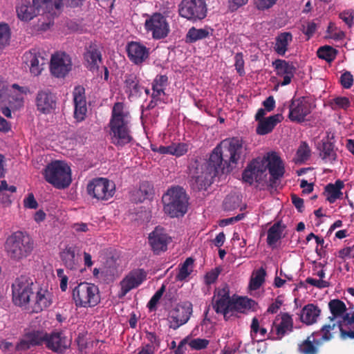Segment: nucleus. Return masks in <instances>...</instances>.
<instances>
[{
	"instance_id": "obj_31",
	"label": "nucleus",
	"mask_w": 354,
	"mask_h": 354,
	"mask_svg": "<svg viewBox=\"0 0 354 354\" xmlns=\"http://www.w3.org/2000/svg\"><path fill=\"white\" fill-rule=\"evenodd\" d=\"M319 332H314L308 336L306 339L298 344L297 351L300 354H319L320 343L315 338V334Z\"/></svg>"
},
{
	"instance_id": "obj_44",
	"label": "nucleus",
	"mask_w": 354,
	"mask_h": 354,
	"mask_svg": "<svg viewBox=\"0 0 354 354\" xmlns=\"http://www.w3.org/2000/svg\"><path fill=\"white\" fill-rule=\"evenodd\" d=\"M208 28H196L192 27L189 28L185 35V42L192 44L198 40L205 39L209 36Z\"/></svg>"
},
{
	"instance_id": "obj_18",
	"label": "nucleus",
	"mask_w": 354,
	"mask_h": 354,
	"mask_svg": "<svg viewBox=\"0 0 354 354\" xmlns=\"http://www.w3.org/2000/svg\"><path fill=\"white\" fill-rule=\"evenodd\" d=\"M147 279V272L143 269L131 270L120 281V295L125 296L130 290L138 287Z\"/></svg>"
},
{
	"instance_id": "obj_38",
	"label": "nucleus",
	"mask_w": 354,
	"mask_h": 354,
	"mask_svg": "<svg viewBox=\"0 0 354 354\" xmlns=\"http://www.w3.org/2000/svg\"><path fill=\"white\" fill-rule=\"evenodd\" d=\"M286 225L281 221H277L268 230L267 244L274 248L278 241L282 238V234Z\"/></svg>"
},
{
	"instance_id": "obj_25",
	"label": "nucleus",
	"mask_w": 354,
	"mask_h": 354,
	"mask_svg": "<svg viewBox=\"0 0 354 354\" xmlns=\"http://www.w3.org/2000/svg\"><path fill=\"white\" fill-rule=\"evenodd\" d=\"M212 308L217 314L223 315L225 320H228L232 314V298L229 292L223 289L218 292V298L212 302Z\"/></svg>"
},
{
	"instance_id": "obj_58",
	"label": "nucleus",
	"mask_w": 354,
	"mask_h": 354,
	"mask_svg": "<svg viewBox=\"0 0 354 354\" xmlns=\"http://www.w3.org/2000/svg\"><path fill=\"white\" fill-rule=\"evenodd\" d=\"M24 6H25L24 10V21L32 19L40 11L39 8L34 5L33 3L32 5H24Z\"/></svg>"
},
{
	"instance_id": "obj_49",
	"label": "nucleus",
	"mask_w": 354,
	"mask_h": 354,
	"mask_svg": "<svg viewBox=\"0 0 354 354\" xmlns=\"http://www.w3.org/2000/svg\"><path fill=\"white\" fill-rule=\"evenodd\" d=\"M337 54V50L335 48L327 45L319 47L317 51V57L328 63L336 58Z\"/></svg>"
},
{
	"instance_id": "obj_57",
	"label": "nucleus",
	"mask_w": 354,
	"mask_h": 354,
	"mask_svg": "<svg viewBox=\"0 0 354 354\" xmlns=\"http://www.w3.org/2000/svg\"><path fill=\"white\" fill-rule=\"evenodd\" d=\"M339 18L346 24L348 28H351L354 24V10L353 9L345 10L339 13Z\"/></svg>"
},
{
	"instance_id": "obj_5",
	"label": "nucleus",
	"mask_w": 354,
	"mask_h": 354,
	"mask_svg": "<svg viewBox=\"0 0 354 354\" xmlns=\"http://www.w3.org/2000/svg\"><path fill=\"white\" fill-rule=\"evenodd\" d=\"M42 174L44 179L57 189H65L72 181L71 168L63 161H52L46 166Z\"/></svg>"
},
{
	"instance_id": "obj_54",
	"label": "nucleus",
	"mask_w": 354,
	"mask_h": 354,
	"mask_svg": "<svg viewBox=\"0 0 354 354\" xmlns=\"http://www.w3.org/2000/svg\"><path fill=\"white\" fill-rule=\"evenodd\" d=\"M165 292V286L164 284L156 292L147 304V307L150 311L156 310V306Z\"/></svg>"
},
{
	"instance_id": "obj_39",
	"label": "nucleus",
	"mask_w": 354,
	"mask_h": 354,
	"mask_svg": "<svg viewBox=\"0 0 354 354\" xmlns=\"http://www.w3.org/2000/svg\"><path fill=\"white\" fill-rule=\"evenodd\" d=\"M124 83V91L129 97L137 95L140 92V82L136 74H126Z\"/></svg>"
},
{
	"instance_id": "obj_60",
	"label": "nucleus",
	"mask_w": 354,
	"mask_h": 354,
	"mask_svg": "<svg viewBox=\"0 0 354 354\" xmlns=\"http://www.w3.org/2000/svg\"><path fill=\"white\" fill-rule=\"evenodd\" d=\"M317 26L314 21H308L302 26V32L308 37V39L313 36L317 30Z\"/></svg>"
},
{
	"instance_id": "obj_37",
	"label": "nucleus",
	"mask_w": 354,
	"mask_h": 354,
	"mask_svg": "<svg viewBox=\"0 0 354 354\" xmlns=\"http://www.w3.org/2000/svg\"><path fill=\"white\" fill-rule=\"evenodd\" d=\"M344 187L343 181L337 180L334 184L329 183L325 187L326 200L330 203H333L337 199L341 198L343 193L341 189Z\"/></svg>"
},
{
	"instance_id": "obj_9",
	"label": "nucleus",
	"mask_w": 354,
	"mask_h": 354,
	"mask_svg": "<svg viewBox=\"0 0 354 354\" xmlns=\"http://www.w3.org/2000/svg\"><path fill=\"white\" fill-rule=\"evenodd\" d=\"M220 167L214 162H210V158L197 171V175L192 177V186L198 191L206 190L213 183L214 178L221 174Z\"/></svg>"
},
{
	"instance_id": "obj_11",
	"label": "nucleus",
	"mask_w": 354,
	"mask_h": 354,
	"mask_svg": "<svg viewBox=\"0 0 354 354\" xmlns=\"http://www.w3.org/2000/svg\"><path fill=\"white\" fill-rule=\"evenodd\" d=\"M145 30L151 32L155 39H161L167 37L170 32L169 23L165 16L160 12H155L146 19Z\"/></svg>"
},
{
	"instance_id": "obj_6",
	"label": "nucleus",
	"mask_w": 354,
	"mask_h": 354,
	"mask_svg": "<svg viewBox=\"0 0 354 354\" xmlns=\"http://www.w3.org/2000/svg\"><path fill=\"white\" fill-rule=\"evenodd\" d=\"M72 299L77 308H92L100 301L99 288L94 283L82 282L73 288Z\"/></svg>"
},
{
	"instance_id": "obj_61",
	"label": "nucleus",
	"mask_w": 354,
	"mask_h": 354,
	"mask_svg": "<svg viewBox=\"0 0 354 354\" xmlns=\"http://www.w3.org/2000/svg\"><path fill=\"white\" fill-rule=\"evenodd\" d=\"M146 338L149 341V343L146 345H149L153 347L155 350L158 351L160 345V339L156 334L153 332H147Z\"/></svg>"
},
{
	"instance_id": "obj_3",
	"label": "nucleus",
	"mask_w": 354,
	"mask_h": 354,
	"mask_svg": "<svg viewBox=\"0 0 354 354\" xmlns=\"http://www.w3.org/2000/svg\"><path fill=\"white\" fill-rule=\"evenodd\" d=\"M189 196L180 186H172L162 197L163 209L171 218L183 216L188 210Z\"/></svg>"
},
{
	"instance_id": "obj_48",
	"label": "nucleus",
	"mask_w": 354,
	"mask_h": 354,
	"mask_svg": "<svg viewBox=\"0 0 354 354\" xmlns=\"http://www.w3.org/2000/svg\"><path fill=\"white\" fill-rule=\"evenodd\" d=\"M194 259L192 257L187 258L183 264L180 265L179 271L176 278L178 281H184L193 272Z\"/></svg>"
},
{
	"instance_id": "obj_36",
	"label": "nucleus",
	"mask_w": 354,
	"mask_h": 354,
	"mask_svg": "<svg viewBox=\"0 0 354 354\" xmlns=\"http://www.w3.org/2000/svg\"><path fill=\"white\" fill-rule=\"evenodd\" d=\"M293 39L292 35L289 32L279 34L275 38L274 50L277 54L281 56L285 55L288 50V46Z\"/></svg>"
},
{
	"instance_id": "obj_23",
	"label": "nucleus",
	"mask_w": 354,
	"mask_h": 354,
	"mask_svg": "<svg viewBox=\"0 0 354 354\" xmlns=\"http://www.w3.org/2000/svg\"><path fill=\"white\" fill-rule=\"evenodd\" d=\"M37 111L43 114H50L56 108V96L48 90L39 91L35 98Z\"/></svg>"
},
{
	"instance_id": "obj_47",
	"label": "nucleus",
	"mask_w": 354,
	"mask_h": 354,
	"mask_svg": "<svg viewBox=\"0 0 354 354\" xmlns=\"http://www.w3.org/2000/svg\"><path fill=\"white\" fill-rule=\"evenodd\" d=\"M12 300L17 306H22V279L17 277L12 284Z\"/></svg>"
},
{
	"instance_id": "obj_42",
	"label": "nucleus",
	"mask_w": 354,
	"mask_h": 354,
	"mask_svg": "<svg viewBox=\"0 0 354 354\" xmlns=\"http://www.w3.org/2000/svg\"><path fill=\"white\" fill-rule=\"evenodd\" d=\"M272 66L274 68L277 75L279 76L295 74L296 71L292 63L280 59L274 61Z\"/></svg>"
},
{
	"instance_id": "obj_17",
	"label": "nucleus",
	"mask_w": 354,
	"mask_h": 354,
	"mask_svg": "<svg viewBox=\"0 0 354 354\" xmlns=\"http://www.w3.org/2000/svg\"><path fill=\"white\" fill-rule=\"evenodd\" d=\"M294 322L288 313H281L278 315L273 322L272 332L276 335L275 340H281L286 335L293 331Z\"/></svg>"
},
{
	"instance_id": "obj_22",
	"label": "nucleus",
	"mask_w": 354,
	"mask_h": 354,
	"mask_svg": "<svg viewBox=\"0 0 354 354\" xmlns=\"http://www.w3.org/2000/svg\"><path fill=\"white\" fill-rule=\"evenodd\" d=\"M73 95L74 103L73 117L77 122H80L84 120L87 113L84 88L82 86H75Z\"/></svg>"
},
{
	"instance_id": "obj_15",
	"label": "nucleus",
	"mask_w": 354,
	"mask_h": 354,
	"mask_svg": "<svg viewBox=\"0 0 354 354\" xmlns=\"http://www.w3.org/2000/svg\"><path fill=\"white\" fill-rule=\"evenodd\" d=\"M148 241L153 252L158 255L167 250L168 244L171 243V238L162 227L158 226L149 233Z\"/></svg>"
},
{
	"instance_id": "obj_19",
	"label": "nucleus",
	"mask_w": 354,
	"mask_h": 354,
	"mask_svg": "<svg viewBox=\"0 0 354 354\" xmlns=\"http://www.w3.org/2000/svg\"><path fill=\"white\" fill-rule=\"evenodd\" d=\"M268 168L270 175L269 185L272 188H276L278 185L277 180L283 177L285 168L281 158L276 153L272 152L268 157Z\"/></svg>"
},
{
	"instance_id": "obj_64",
	"label": "nucleus",
	"mask_w": 354,
	"mask_h": 354,
	"mask_svg": "<svg viewBox=\"0 0 354 354\" xmlns=\"http://www.w3.org/2000/svg\"><path fill=\"white\" fill-rule=\"evenodd\" d=\"M221 272L219 268H216L207 272L205 276V282L207 285L214 283L218 279V275Z\"/></svg>"
},
{
	"instance_id": "obj_46",
	"label": "nucleus",
	"mask_w": 354,
	"mask_h": 354,
	"mask_svg": "<svg viewBox=\"0 0 354 354\" xmlns=\"http://www.w3.org/2000/svg\"><path fill=\"white\" fill-rule=\"evenodd\" d=\"M336 327L337 328V324L335 322H333L332 324H325L317 331L319 332L317 334H315V336L321 335V337L317 339L321 345L325 342L330 341L333 338V333L331 330H334Z\"/></svg>"
},
{
	"instance_id": "obj_20",
	"label": "nucleus",
	"mask_w": 354,
	"mask_h": 354,
	"mask_svg": "<svg viewBox=\"0 0 354 354\" xmlns=\"http://www.w3.org/2000/svg\"><path fill=\"white\" fill-rule=\"evenodd\" d=\"M266 171V167L262 161L254 159L252 160L243 170L242 179L244 182L252 185L254 181L260 183Z\"/></svg>"
},
{
	"instance_id": "obj_8",
	"label": "nucleus",
	"mask_w": 354,
	"mask_h": 354,
	"mask_svg": "<svg viewBox=\"0 0 354 354\" xmlns=\"http://www.w3.org/2000/svg\"><path fill=\"white\" fill-rule=\"evenodd\" d=\"M207 12L205 0H183L178 5L179 15L194 23L205 19Z\"/></svg>"
},
{
	"instance_id": "obj_53",
	"label": "nucleus",
	"mask_w": 354,
	"mask_h": 354,
	"mask_svg": "<svg viewBox=\"0 0 354 354\" xmlns=\"http://www.w3.org/2000/svg\"><path fill=\"white\" fill-rule=\"evenodd\" d=\"M10 39V30L8 24H0V50L9 44Z\"/></svg>"
},
{
	"instance_id": "obj_13",
	"label": "nucleus",
	"mask_w": 354,
	"mask_h": 354,
	"mask_svg": "<svg viewBox=\"0 0 354 354\" xmlns=\"http://www.w3.org/2000/svg\"><path fill=\"white\" fill-rule=\"evenodd\" d=\"M328 308L331 314L328 317L329 321L337 324V328L341 333V328L344 330H348V324L344 320L346 315H350L346 313L347 308L344 301L339 299H331L328 302Z\"/></svg>"
},
{
	"instance_id": "obj_62",
	"label": "nucleus",
	"mask_w": 354,
	"mask_h": 354,
	"mask_svg": "<svg viewBox=\"0 0 354 354\" xmlns=\"http://www.w3.org/2000/svg\"><path fill=\"white\" fill-rule=\"evenodd\" d=\"M188 151V146L185 143H173V156L180 157Z\"/></svg>"
},
{
	"instance_id": "obj_32",
	"label": "nucleus",
	"mask_w": 354,
	"mask_h": 354,
	"mask_svg": "<svg viewBox=\"0 0 354 354\" xmlns=\"http://www.w3.org/2000/svg\"><path fill=\"white\" fill-rule=\"evenodd\" d=\"M257 305L254 300L248 297L232 299V314L230 315H234L235 313H247L250 310H255Z\"/></svg>"
},
{
	"instance_id": "obj_27",
	"label": "nucleus",
	"mask_w": 354,
	"mask_h": 354,
	"mask_svg": "<svg viewBox=\"0 0 354 354\" xmlns=\"http://www.w3.org/2000/svg\"><path fill=\"white\" fill-rule=\"evenodd\" d=\"M44 344L48 349L59 354L63 353L68 346L66 337L59 332L46 333Z\"/></svg>"
},
{
	"instance_id": "obj_24",
	"label": "nucleus",
	"mask_w": 354,
	"mask_h": 354,
	"mask_svg": "<svg viewBox=\"0 0 354 354\" xmlns=\"http://www.w3.org/2000/svg\"><path fill=\"white\" fill-rule=\"evenodd\" d=\"M102 51L100 46L95 42H91L86 47V51L84 55L86 62V68L91 72H97L99 71L100 64L102 61Z\"/></svg>"
},
{
	"instance_id": "obj_55",
	"label": "nucleus",
	"mask_w": 354,
	"mask_h": 354,
	"mask_svg": "<svg viewBox=\"0 0 354 354\" xmlns=\"http://www.w3.org/2000/svg\"><path fill=\"white\" fill-rule=\"evenodd\" d=\"M13 91L12 85H9L8 83L0 76V103L6 101L8 94H12Z\"/></svg>"
},
{
	"instance_id": "obj_43",
	"label": "nucleus",
	"mask_w": 354,
	"mask_h": 354,
	"mask_svg": "<svg viewBox=\"0 0 354 354\" xmlns=\"http://www.w3.org/2000/svg\"><path fill=\"white\" fill-rule=\"evenodd\" d=\"M168 77L165 75H158L152 82L151 98L165 95V90L167 86Z\"/></svg>"
},
{
	"instance_id": "obj_45",
	"label": "nucleus",
	"mask_w": 354,
	"mask_h": 354,
	"mask_svg": "<svg viewBox=\"0 0 354 354\" xmlns=\"http://www.w3.org/2000/svg\"><path fill=\"white\" fill-rule=\"evenodd\" d=\"M311 155V150L306 142H301L299 146L294 162L296 164H301L308 160Z\"/></svg>"
},
{
	"instance_id": "obj_16",
	"label": "nucleus",
	"mask_w": 354,
	"mask_h": 354,
	"mask_svg": "<svg viewBox=\"0 0 354 354\" xmlns=\"http://www.w3.org/2000/svg\"><path fill=\"white\" fill-rule=\"evenodd\" d=\"M72 68L70 56L65 53H57L52 55L50 69L56 77H64Z\"/></svg>"
},
{
	"instance_id": "obj_34",
	"label": "nucleus",
	"mask_w": 354,
	"mask_h": 354,
	"mask_svg": "<svg viewBox=\"0 0 354 354\" xmlns=\"http://www.w3.org/2000/svg\"><path fill=\"white\" fill-rule=\"evenodd\" d=\"M321 309L313 304H308L304 306L300 315L301 322L306 325H312L317 322L320 316Z\"/></svg>"
},
{
	"instance_id": "obj_41",
	"label": "nucleus",
	"mask_w": 354,
	"mask_h": 354,
	"mask_svg": "<svg viewBox=\"0 0 354 354\" xmlns=\"http://www.w3.org/2000/svg\"><path fill=\"white\" fill-rule=\"evenodd\" d=\"M154 194V189L152 183L149 181L140 183L138 190L136 192V202L142 203L146 199H151Z\"/></svg>"
},
{
	"instance_id": "obj_35",
	"label": "nucleus",
	"mask_w": 354,
	"mask_h": 354,
	"mask_svg": "<svg viewBox=\"0 0 354 354\" xmlns=\"http://www.w3.org/2000/svg\"><path fill=\"white\" fill-rule=\"evenodd\" d=\"M282 118L281 114H276L260 120L256 129L257 133L263 136L270 133Z\"/></svg>"
},
{
	"instance_id": "obj_10",
	"label": "nucleus",
	"mask_w": 354,
	"mask_h": 354,
	"mask_svg": "<svg viewBox=\"0 0 354 354\" xmlns=\"http://www.w3.org/2000/svg\"><path fill=\"white\" fill-rule=\"evenodd\" d=\"M115 187L113 182L104 178H97L87 185L89 196L97 201H108L115 194Z\"/></svg>"
},
{
	"instance_id": "obj_50",
	"label": "nucleus",
	"mask_w": 354,
	"mask_h": 354,
	"mask_svg": "<svg viewBox=\"0 0 354 354\" xmlns=\"http://www.w3.org/2000/svg\"><path fill=\"white\" fill-rule=\"evenodd\" d=\"M266 274V270L263 268L259 269L256 272L254 277L250 279L249 283L250 288L253 290L259 289L265 281Z\"/></svg>"
},
{
	"instance_id": "obj_21",
	"label": "nucleus",
	"mask_w": 354,
	"mask_h": 354,
	"mask_svg": "<svg viewBox=\"0 0 354 354\" xmlns=\"http://www.w3.org/2000/svg\"><path fill=\"white\" fill-rule=\"evenodd\" d=\"M14 90L12 94H8L6 101L3 103H8V106L0 105L1 112L8 118H12V111L19 110L22 105V88L17 84H12Z\"/></svg>"
},
{
	"instance_id": "obj_40",
	"label": "nucleus",
	"mask_w": 354,
	"mask_h": 354,
	"mask_svg": "<svg viewBox=\"0 0 354 354\" xmlns=\"http://www.w3.org/2000/svg\"><path fill=\"white\" fill-rule=\"evenodd\" d=\"M334 147L333 142L328 139L322 141V147L319 148V156L325 162L333 163L336 160L337 154Z\"/></svg>"
},
{
	"instance_id": "obj_12",
	"label": "nucleus",
	"mask_w": 354,
	"mask_h": 354,
	"mask_svg": "<svg viewBox=\"0 0 354 354\" xmlns=\"http://www.w3.org/2000/svg\"><path fill=\"white\" fill-rule=\"evenodd\" d=\"M192 304L186 301L177 305L173 308L168 315L169 328L176 330L180 326L186 324L192 314Z\"/></svg>"
},
{
	"instance_id": "obj_7",
	"label": "nucleus",
	"mask_w": 354,
	"mask_h": 354,
	"mask_svg": "<svg viewBox=\"0 0 354 354\" xmlns=\"http://www.w3.org/2000/svg\"><path fill=\"white\" fill-rule=\"evenodd\" d=\"M32 2L42 11L39 26L40 30L46 31L54 24L55 19L60 15L63 7L62 0H32Z\"/></svg>"
},
{
	"instance_id": "obj_33",
	"label": "nucleus",
	"mask_w": 354,
	"mask_h": 354,
	"mask_svg": "<svg viewBox=\"0 0 354 354\" xmlns=\"http://www.w3.org/2000/svg\"><path fill=\"white\" fill-rule=\"evenodd\" d=\"M46 332L44 330H32L24 335V350L32 346H42L45 342Z\"/></svg>"
},
{
	"instance_id": "obj_1",
	"label": "nucleus",
	"mask_w": 354,
	"mask_h": 354,
	"mask_svg": "<svg viewBox=\"0 0 354 354\" xmlns=\"http://www.w3.org/2000/svg\"><path fill=\"white\" fill-rule=\"evenodd\" d=\"M247 147L243 140L232 137L223 140L212 151L210 162L220 167L221 174L230 173L246 158Z\"/></svg>"
},
{
	"instance_id": "obj_29",
	"label": "nucleus",
	"mask_w": 354,
	"mask_h": 354,
	"mask_svg": "<svg viewBox=\"0 0 354 354\" xmlns=\"http://www.w3.org/2000/svg\"><path fill=\"white\" fill-rule=\"evenodd\" d=\"M77 248L67 245L59 254L61 260L65 267L69 270H77L79 266V257L76 254Z\"/></svg>"
},
{
	"instance_id": "obj_28",
	"label": "nucleus",
	"mask_w": 354,
	"mask_h": 354,
	"mask_svg": "<svg viewBox=\"0 0 354 354\" xmlns=\"http://www.w3.org/2000/svg\"><path fill=\"white\" fill-rule=\"evenodd\" d=\"M22 232H17L9 236L6 243V252L12 259L19 260L22 254Z\"/></svg>"
},
{
	"instance_id": "obj_26",
	"label": "nucleus",
	"mask_w": 354,
	"mask_h": 354,
	"mask_svg": "<svg viewBox=\"0 0 354 354\" xmlns=\"http://www.w3.org/2000/svg\"><path fill=\"white\" fill-rule=\"evenodd\" d=\"M126 50L130 61L137 65L144 62L149 57V49L138 41L129 42Z\"/></svg>"
},
{
	"instance_id": "obj_51",
	"label": "nucleus",
	"mask_w": 354,
	"mask_h": 354,
	"mask_svg": "<svg viewBox=\"0 0 354 354\" xmlns=\"http://www.w3.org/2000/svg\"><path fill=\"white\" fill-rule=\"evenodd\" d=\"M241 201V200L239 196L235 194L228 195L223 201V209L225 211L234 210L239 207Z\"/></svg>"
},
{
	"instance_id": "obj_63",
	"label": "nucleus",
	"mask_w": 354,
	"mask_h": 354,
	"mask_svg": "<svg viewBox=\"0 0 354 354\" xmlns=\"http://www.w3.org/2000/svg\"><path fill=\"white\" fill-rule=\"evenodd\" d=\"M340 82L344 88H350L353 84V77L348 71L344 72L340 77Z\"/></svg>"
},
{
	"instance_id": "obj_2",
	"label": "nucleus",
	"mask_w": 354,
	"mask_h": 354,
	"mask_svg": "<svg viewBox=\"0 0 354 354\" xmlns=\"http://www.w3.org/2000/svg\"><path fill=\"white\" fill-rule=\"evenodd\" d=\"M123 102H115L111 110L109 122L111 142L122 148L133 140L131 131L130 114L124 109Z\"/></svg>"
},
{
	"instance_id": "obj_30",
	"label": "nucleus",
	"mask_w": 354,
	"mask_h": 354,
	"mask_svg": "<svg viewBox=\"0 0 354 354\" xmlns=\"http://www.w3.org/2000/svg\"><path fill=\"white\" fill-rule=\"evenodd\" d=\"M25 58L26 62L30 63V71L34 76L40 75L43 70L42 66L45 64V59L43 57L37 55L36 49H32L28 53H26Z\"/></svg>"
},
{
	"instance_id": "obj_56",
	"label": "nucleus",
	"mask_w": 354,
	"mask_h": 354,
	"mask_svg": "<svg viewBox=\"0 0 354 354\" xmlns=\"http://www.w3.org/2000/svg\"><path fill=\"white\" fill-rule=\"evenodd\" d=\"M209 344V341L204 338H194L188 340V345L192 350L199 351L206 348Z\"/></svg>"
},
{
	"instance_id": "obj_4",
	"label": "nucleus",
	"mask_w": 354,
	"mask_h": 354,
	"mask_svg": "<svg viewBox=\"0 0 354 354\" xmlns=\"http://www.w3.org/2000/svg\"><path fill=\"white\" fill-rule=\"evenodd\" d=\"M52 303V293L47 289L37 287L32 281L30 287L24 289V310L28 313H39Z\"/></svg>"
},
{
	"instance_id": "obj_59",
	"label": "nucleus",
	"mask_w": 354,
	"mask_h": 354,
	"mask_svg": "<svg viewBox=\"0 0 354 354\" xmlns=\"http://www.w3.org/2000/svg\"><path fill=\"white\" fill-rule=\"evenodd\" d=\"M234 60H235V68L237 71V73L239 74V75L242 76L245 74L244 71V59H243V55L242 53H238L234 56Z\"/></svg>"
},
{
	"instance_id": "obj_14",
	"label": "nucleus",
	"mask_w": 354,
	"mask_h": 354,
	"mask_svg": "<svg viewBox=\"0 0 354 354\" xmlns=\"http://www.w3.org/2000/svg\"><path fill=\"white\" fill-rule=\"evenodd\" d=\"M288 108V118L297 123L303 122L311 112L310 104L305 97L292 98Z\"/></svg>"
},
{
	"instance_id": "obj_52",
	"label": "nucleus",
	"mask_w": 354,
	"mask_h": 354,
	"mask_svg": "<svg viewBox=\"0 0 354 354\" xmlns=\"http://www.w3.org/2000/svg\"><path fill=\"white\" fill-rule=\"evenodd\" d=\"M326 33L328 34L326 37L336 41L343 40L346 37V33L342 30H337V27L333 22L329 23L326 30Z\"/></svg>"
}]
</instances>
